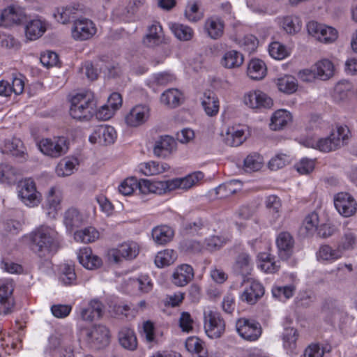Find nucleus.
Returning <instances> with one entry per match:
<instances>
[{"label":"nucleus","instance_id":"53","mask_svg":"<svg viewBox=\"0 0 357 357\" xmlns=\"http://www.w3.org/2000/svg\"><path fill=\"white\" fill-rule=\"evenodd\" d=\"M296 291V287L293 284L287 286H275L272 289L273 297L279 301L284 302L293 296Z\"/></svg>","mask_w":357,"mask_h":357},{"label":"nucleus","instance_id":"48","mask_svg":"<svg viewBox=\"0 0 357 357\" xmlns=\"http://www.w3.org/2000/svg\"><path fill=\"white\" fill-rule=\"evenodd\" d=\"M82 216L75 208H68L63 215V223L68 229H73L81 225Z\"/></svg>","mask_w":357,"mask_h":357},{"label":"nucleus","instance_id":"17","mask_svg":"<svg viewBox=\"0 0 357 357\" xmlns=\"http://www.w3.org/2000/svg\"><path fill=\"white\" fill-rule=\"evenodd\" d=\"M116 137V132L112 126H98L89 136V140L91 144L107 145L113 144Z\"/></svg>","mask_w":357,"mask_h":357},{"label":"nucleus","instance_id":"34","mask_svg":"<svg viewBox=\"0 0 357 357\" xmlns=\"http://www.w3.org/2000/svg\"><path fill=\"white\" fill-rule=\"evenodd\" d=\"M174 236V229L167 225H160L152 229V238L158 245H165L170 242Z\"/></svg>","mask_w":357,"mask_h":357},{"label":"nucleus","instance_id":"52","mask_svg":"<svg viewBox=\"0 0 357 357\" xmlns=\"http://www.w3.org/2000/svg\"><path fill=\"white\" fill-rule=\"evenodd\" d=\"M176 259V252L173 250H164L158 252L155 257V264L159 268L168 266Z\"/></svg>","mask_w":357,"mask_h":357},{"label":"nucleus","instance_id":"57","mask_svg":"<svg viewBox=\"0 0 357 357\" xmlns=\"http://www.w3.org/2000/svg\"><path fill=\"white\" fill-rule=\"evenodd\" d=\"M268 52L271 57L282 60L289 55V50L279 42H273L268 47Z\"/></svg>","mask_w":357,"mask_h":357},{"label":"nucleus","instance_id":"8","mask_svg":"<svg viewBox=\"0 0 357 357\" xmlns=\"http://www.w3.org/2000/svg\"><path fill=\"white\" fill-rule=\"evenodd\" d=\"M140 251V245L134 241H126L119 244L116 248L111 249L108 252L110 260L115 263L120 262L122 259L132 260L135 259Z\"/></svg>","mask_w":357,"mask_h":357},{"label":"nucleus","instance_id":"5","mask_svg":"<svg viewBox=\"0 0 357 357\" xmlns=\"http://www.w3.org/2000/svg\"><path fill=\"white\" fill-rule=\"evenodd\" d=\"M38 147L44 155L53 158L66 154L68 150V142L64 137L42 139Z\"/></svg>","mask_w":357,"mask_h":357},{"label":"nucleus","instance_id":"19","mask_svg":"<svg viewBox=\"0 0 357 357\" xmlns=\"http://www.w3.org/2000/svg\"><path fill=\"white\" fill-rule=\"evenodd\" d=\"M150 116V108L146 105H137L125 116V122L130 127L144 124Z\"/></svg>","mask_w":357,"mask_h":357},{"label":"nucleus","instance_id":"59","mask_svg":"<svg viewBox=\"0 0 357 357\" xmlns=\"http://www.w3.org/2000/svg\"><path fill=\"white\" fill-rule=\"evenodd\" d=\"M298 333L294 328H287L282 335L283 344L284 348L294 351L296 348V343L298 339Z\"/></svg>","mask_w":357,"mask_h":357},{"label":"nucleus","instance_id":"63","mask_svg":"<svg viewBox=\"0 0 357 357\" xmlns=\"http://www.w3.org/2000/svg\"><path fill=\"white\" fill-rule=\"evenodd\" d=\"M183 228L185 230L191 234H199L202 229L207 228L206 222L201 218L184 223Z\"/></svg>","mask_w":357,"mask_h":357},{"label":"nucleus","instance_id":"35","mask_svg":"<svg viewBox=\"0 0 357 357\" xmlns=\"http://www.w3.org/2000/svg\"><path fill=\"white\" fill-rule=\"evenodd\" d=\"M314 68L319 79L326 81L334 75V65L328 59H325L317 61L314 64Z\"/></svg>","mask_w":357,"mask_h":357},{"label":"nucleus","instance_id":"39","mask_svg":"<svg viewBox=\"0 0 357 357\" xmlns=\"http://www.w3.org/2000/svg\"><path fill=\"white\" fill-rule=\"evenodd\" d=\"M183 100V93L177 89H169L164 91L160 96L161 102L171 108H175L180 105Z\"/></svg>","mask_w":357,"mask_h":357},{"label":"nucleus","instance_id":"31","mask_svg":"<svg viewBox=\"0 0 357 357\" xmlns=\"http://www.w3.org/2000/svg\"><path fill=\"white\" fill-rule=\"evenodd\" d=\"M0 148L3 153H10L15 157L24 158L26 155L24 144L18 138L13 137L5 140Z\"/></svg>","mask_w":357,"mask_h":357},{"label":"nucleus","instance_id":"32","mask_svg":"<svg viewBox=\"0 0 357 357\" xmlns=\"http://www.w3.org/2000/svg\"><path fill=\"white\" fill-rule=\"evenodd\" d=\"M258 267L266 273H274L280 267V263L275 261L274 256L268 252H261L257 255Z\"/></svg>","mask_w":357,"mask_h":357},{"label":"nucleus","instance_id":"2","mask_svg":"<svg viewBox=\"0 0 357 357\" xmlns=\"http://www.w3.org/2000/svg\"><path fill=\"white\" fill-rule=\"evenodd\" d=\"M96 110V101L90 91L78 93L70 100V114L77 120H89Z\"/></svg>","mask_w":357,"mask_h":357},{"label":"nucleus","instance_id":"40","mask_svg":"<svg viewBox=\"0 0 357 357\" xmlns=\"http://www.w3.org/2000/svg\"><path fill=\"white\" fill-rule=\"evenodd\" d=\"M78 164L77 159L75 158H64L57 164L56 174L60 177L68 176L74 173Z\"/></svg>","mask_w":357,"mask_h":357},{"label":"nucleus","instance_id":"41","mask_svg":"<svg viewBox=\"0 0 357 357\" xmlns=\"http://www.w3.org/2000/svg\"><path fill=\"white\" fill-rule=\"evenodd\" d=\"M244 61L243 54L236 50H229L222 57L221 64L229 69L240 67Z\"/></svg>","mask_w":357,"mask_h":357},{"label":"nucleus","instance_id":"55","mask_svg":"<svg viewBox=\"0 0 357 357\" xmlns=\"http://www.w3.org/2000/svg\"><path fill=\"white\" fill-rule=\"evenodd\" d=\"M263 166V158L258 153L248 155L244 160V167L247 172L259 170Z\"/></svg>","mask_w":357,"mask_h":357},{"label":"nucleus","instance_id":"51","mask_svg":"<svg viewBox=\"0 0 357 357\" xmlns=\"http://www.w3.org/2000/svg\"><path fill=\"white\" fill-rule=\"evenodd\" d=\"M276 84L280 91L287 94L294 93L298 88V84L296 78L290 75H285L278 78L276 80Z\"/></svg>","mask_w":357,"mask_h":357},{"label":"nucleus","instance_id":"58","mask_svg":"<svg viewBox=\"0 0 357 357\" xmlns=\"http://www.w3.org/2000/svg\"><path fill=\"white\" fill-rule=\"evenodd\" d=\"M282 27L287 33L294 34L301 30V22L297 16H287L282 20Z\"/></svg>","mask_w":357,"mask_h":357},{"label":"nucleus","instance_id":"37","mask_svg":"<svg viewBox=\"0 0 357 357\" xmlns=\"http://www.w3.org/2000/svg\"><path fill=\"white\" fill-rule=\"evenodd\" d=\"M357 245V234L356 231L351 229H344L337 248L341 251L342 255L345 251L354 250Z\"/></svg>","mask_w":357,"mask_h":357},{"label":"nucleus","instance_id":"33","mask_svg":"<svg viewBox=\"0 0 357 357\" xmlns=\"http://www.w3.org/2000/svg\"><path fill=\"white\" fill-rule=\"evenodd\" d=\"M169 168L167 163L156 161L143 162L138 166L139 172L147 176L162 174L169 170Z\"/></svg>","mask_w":357,"mask_h":357},{"label":"nucleus","instance_id":"45","mask_svg":"<svg viewBox=\"0 0 357 357\" xmlns=\"http://www.w3.org/2000/svg\"><path fill=\"white\" fill-rule=\"evenodd\" d=\"M99 231L93 227H88L78 230L74 234V238L77 242L90 243L99 238Z\"/></svg>","mask_w":357,"mask_h":357},{"label":"nucleus","instance_id":"15","mask_svg":"<svg viewBox=\"0 0 357 357\" xmlns=\"http://www.w3.org/2000/svg\"><path fill=\"white\" fill-rule=\"evenodd\" d=\"M62 200V190L59 186L51 187L48 190L45 206V209L49 218H56L59 211L61 209Z\"/></svg>","mask_w":357,"mask_h":357},{"label":"nucleus","instance_id":"24","mask_svg":"<svg viewBox=\"0 0 357 357\" xmlns=\"http://www.w3.org/2000/svg\"><path fill=\"white\" fill-rule=\"evenodd\" d=\"M13 289L11 284H0V314H8L11 312L14 306L12 296Z\"/></svg>","mask_w":357,"mask_h":357},{"label":"nucleus","instance_id":"25","mask_svg":"<svg viewBox=\"0 0 357 357\" xmlns=\"http://www.w3.org/2000/svg\"><path fill=\"white\" fill-rule=\"evenodd\" d=\"M162 28L159 22H153L147 28V33L143 38V44L149 47L158 45L162 40Z\"/></svg>","mask_w":357,"mask_h":357},{"label":"nucleus","instance_id":"20","mask_svg":"<svg viewBox=\"0 0 357 357\" xmlns=\"http://www.w3.org/2000/svg\"><path fill=\"white\" fill-rule=\"evenodd\" d=\"M104 310V304L98 298H93L87 307H79V315L82 321L92 322L102 316Z\"/></svg>","mask_w":357,"mask_h":357},{"label":"nucleus","instance_id":"16","mask_svg":"<svg viewBox=\"0 0 357 357\" xmlns=\"http://www.w3.org/2000/svg\"><path fill=\"white\" fill-rule=\"evenodd\" d=\"M109 331L108 328L102 325L93 326L87 332L86 340L92 347L101 349L109 344Z\"/></svg>","mask_w":357,"mask_h":357},{"label":"nucleus","instance_id":"64","mask_svg":"<svg viewBox=\"0 0 357 357\" xmlns=\"http://www.w3.org/2000/svg\"><path fill=\"white\" fill-rule=\"evenodd\" d=\"M238 44L243 50L248 53H252L256 50L258 40L253 35H247L239 40Z\"/></svg>","mask_w":357,"mask_h":357},{"label":"nucleus","instance_id":"43","mask_svg":"<svg viewBox=\"0 0 357 357\" xmlns=\"http://www.w3.org/2000/svg\"><path fill=\"white\" fill-rule=\"evenodd\" d=\"M291 121V114L286 109L275 111L271 119L270 128L273 130L282 129Z\"/></svg>","mask_w":357,"mask_h":357},{"label":"nucleus","instance_id":"26","mask_svg":"<svg viewBox=\"0 0 357 357\" xmlns=\"http://www.w3.org/2000/svg\"><path fill=\"white\" fill-rule=\"evenodd\" d=\"M193 278L192 267L188 264H182L175 269L172 275V282L178 287H183L190 282Z\"/></svg>","mask_w":357,"mask_h":357},{"label":"nucleus","instance_id":"1","mask_svg":"<svg viewBox=\"0 0 357 357\" xmlns=\"http://www.w3.org/2000/svg\"><path fill=\"white\" fill-rule=\"evenodd\" d=\"M31 249L39 257L55 254L60 248L58 232L48 226H40L30 234Z\"/></svg>","mask_w":357,"mask_h":357},{"label":"nucleus","instance_id":"12","mask_svg":"<svg viewBox=\"0 0 357 357\" xmlns=\"http://www.w3.org/2000/svg\"><path fill=\"white\" fill-rule=\"evenodd\" d=\"M26 20L24 9L18 5L5 8L0 14V25L5 27L20 25Z\"/></svg>","mask_w":357,"mask_h":357},{"label":"nucleus","instance_id":"30","mask_svg":"<svg viewBox=\"0 0 357 357\" xmlns=\"http://www.w3.org/2000/svg\"><path fill=\"white\" fill-rule=\"evenodd\" d=\"M46 31V24L40 19L30 20L25 26V36L29 40L41 37Z\"/></svg>","mask_w":357,"mask_h":357},{"label":"nucleus","instance_id":"11","mask_svg":"<svg viewBox=\"0 0 357 357\" xmlns=\"http://www.w3.org/2000/svg\"><path fill=\"white\" fill-rule=\"evenodd\" d=\"M236 329L242 338L248 341L258 340L262 333V328L259 322L246 318H240L237 320Z\"/></svg>","mask_w":357,"mask_h":357},{"label":"nucleus","instance_id":"28","mask_svg":"<svg viewBox=\"0 0 357 357\" xmlns=\"http://www.w3.org/2000/svg\"><path fill=\"white\" fill-rule=\"evenodd\" d=\"M223 137L225 144L231 146H238L246 139L245 130L240 127H229Z\"/></svg>","mask_w":357,"mask_h":357},{"label":"nucleus","instance_id":"22","mask_svg":"<svg viewBox=\"0 0 357 357\" xmlns=\"http://www.w3.org/2000/svg\"><path fill=\"white\" fill-rule=\"evenodd\" d=\"M276 245L280 257L286 260L292 253L294 241L289 232L283 231L278 234L276 238Z\"/></svg>","mask_w":357,"mask_h":357},{"label":"nucleus","instance_id":"38","mask_svg":"<svg viewBox=\"0 0 357 357\" xmlns=\"http://www.w3.org/2000/svg\"><path fill=\"white\" fill-rule=\"evenodd\" d=\"M266 64L261 59H253L248 65L247 74L252 79H262L266 76Z\"/></svg>","mask_w":357,"mask_h":357},{"label":"nucleus","instance_id":"10","mask_svg":"<svg viewBox=\"0 0 357 357\" xmlns=\"http://www.w3.org/2000/svg\"><path fill=\"white\" fill-rule=\"evenodd\" d=\"M97 33L96 24L90 19L79 17L73 21L71 29L72 37L77 41L92 38Z\"/></svg>","mask_w":357,"mask_h":357},{"label":"nucleus","instance_id":"13","mask_svg":"<svg viewBox=\"0 0 357 357\" xmlns=\"http://www.w3.org/2000/svg\"><path fill=\"white\" fill-rule=\"evenodd\" d=\"M334 205L338 213L346 218L357 211V202L349 193L341 192L334 196Z\"/></svg>","mask_w":357,"mask_h":357},{"label":"nucleus","instance_id":"44","mask_svg":"<svg viewBox=\"0 0 357 357\" xmlns=\"http://www.w3.org/2000/svg\"><path fill=\"white\" fill-rule=\"evenodd\" d=\"M20 172L9 164H0V183L10 185L15 183Z\"/></svg>","mask_w":357,"mask_h":357},{"label":"nucleus","instance_id":"61","mask_svg":"<svg viewBox=\"0 0 357 357\" xmlns=\"http://www.w3.org/2000/svg\"><path fill=\"white\" fill-rule=\"evenodd\" d=\"M76 11L77 10L72 7L61 8L54 13V17L59 22L66 24L75 17Z\"/></svg>","mask_w":357,"mask_h":357},{"label":"nucleus","instance_id":"27","mask_svg":"<svg viewBox=\"0 0 357 357\" xmlns=\"http://www.w3.org/2000/svg\"><path fill=\"white\" fill-rule=\"evenodd\" d=\"M176 147L174 139L169 136L161 137L155 142L153 152L158 157L165 158L169 155Z\"/></svg>","mask_w":357,"mask_h":357},{"label":"nucleus","instance_id":"49","mask_svg":"<svg viewBox=\"0 0 357 357\" xmlns=\"http://www.w3.org/2000/svg\"><path fill=\"white\" fill-rule=\"evenodd\" d=\"M252 261L249 254L240 253L236 259L235 268L243 275H248L252 270Z\"/></svg>","mask_w":357,"mask_h":357},{"label":"nucleus","instance_id":"54","mask_svg":"<svg viewBox=\"0 0 357 357\" xmlns=\"http://www.w3.org/2000/svg\"><path fill=\"white\" fill-rule=\"evenodd\" d=\"M319 222L318 214L311 212L305 217L301 229L305 231L306 235H312L317 229Z\"/></svg>","mask_w":357,"mask_h":357},{"label":"nucleus","instance_id":"60","mask_svg":"<svg viewBox=\"0 0 357 357\" xmlns=\"http://www.w3.org/2000/svg\"><path fill=\"white\" fill-rule=\"evenodd\" d=\"M351 84L348 81L339 82L334 89V98L337 100L346 99L351 93Z\"/></svg>","mask_w":357,"mask_h":357},{"label":"nucleus","instance_id":"46","mask_svg":"<svg viewBox=\"0 0 357 357\" xmlns=\"http://www.w3.org/2000/svg\"><path fill=\"white\" fill-rule=\"evenodd\" d=\"M169 26L175 37L179 40L188 41L194 36V31L189 26L179 23H169Z\"/></svg>","mask_w":357,"mask_h":357},{"label":"nucleus","instance_id":"29","mask_svg":"<svg viewBox=\"0 0 357 357\" xmlns=\"http://www.w3.org/2000/svg\"><path fill=\"white\" fill-rule=\"evenodd\" d=\"M316 256L319 261L328 263H333L343 257L337 247L333 248L329 245H321L317 252Z\"/></svg>","mask_w":357,"mask_h":357},{"label":"nucleus","instance_id":"3","mask_svg":"<svg viewBox=\"0 0 357 357\" xmlns=\"http://www.w3.org/2000/svg\"><path fill=\"white\" fill-rule=\"evenodd\" d=\"M347 126H340L330 136L318 139V149L323 152L335 151L347 144L349 137Z\"/></svg>","mask_w":357,"mask_h":357},{"label":"nucleus","instance_id":"6","mask_svg":"<svg viewBox=\"0 0 357 357\" xmlns=\"http://www.w3.org/2000/svg\"><path fill=\"white\" fill-rule=\"evenodd\" d=\"M204 329L207 335L211 339L221 337L225 330V321L219 312L211 309L204 312Z\"/></svg>","mask_w":357,"mask_h":357},{"label":"nucleus","instance_id":"9","mask_svg":"<svg viewBox=\"0 0 357 357\" xmlns=\"http://www.w3.org/2000/svg\"><path fill=\"white\" fill-rule=\"evenodd\" d=\"M18 196L29 207L38 206L42 200L41 194L36 190L35 182L31 178L20 181L18 185Z\"/></svg>","mask_w":357,"mask_h":357},{"label":"nucleus","instance_id":"7","mask_svg":"<svg viewBox=\"0 0 357 357\" xmlns=\"http://www.w3.org/2000/svg\"><path fill=\"white\" fill-rule=\"evenodd\" d=\"M306 28L310 36L325 44L333 43L338 36V33L335 28L316 21L309 22Z\"/></svg>","mask_w":357,"mask_h":357},{"label":"nucleus","instance_id":"42","mask_svg":"<svg viewBox=\"0 0 357 357\" xmlns=\"http://www.w3.org/2000/svg\"><path fill=\"white\" fill-rule=\"evenodd\" d=\"M202 105L208 116H215L219 111V100L213 91H208L204 93Z\"/></svg>","mask_w":357,"mask_h":357},{"label":"nucleus","instance_id":"4","mask_svg":"<svg viewBox=\"0 0 357 357\" xmlns=\"http://www.w3.org/2000/svg\"><path fill=\"white\" fill-rule=\"evenodd\" d=\"M204 174L196 172L183 178H176L165 181H158L160 192H166L176 189L188 190L203 179Z\"/></svg>","mask_w":357,"mask_h":357},{"label":"nucleus","instance_id":"62","mask_svg":"<svg viewBox=\"0 0 357 357\" xmlns=\"http://www.w3.org/2000/svg\"><path fill=\"white\" fill-rule=\"evenodd\" d=\"M137 188L142 194L159 193L160 194V186L157 182H151L146 179H142L137 182Z\"/></svg>","mask_w":357,"mask_h":357},{"label":"nucleus","instance_id":"47","mask_svg":"<svg viewBox=\"0 0 357 357\" xmlns=\"http://www.w3.org/2000/svg\"><path fill=\"white\" fill-rule=\"evenodd\" d=\"M119 342L121 345L128 350H135L137 346V337L134 331L130 328H123L119 332Z\"/></svg>","mask_w":357,"mask_h":357},{"label":"nucleus","instance_id":"21","mask_svg":"<svg viewBox=\"0 0 357 357\" xmlns=\"http://www.w3.org/2000/svg\"><path fill=\"white\" fill-rule=\"evenodd\" d=\"M77 256L79 264L86 269H96L102 265L101 259L93 255L89 247L80 248L77 252Z\"/></svg>","mask_w":357,"mask_h":357},{"label":"nucleus","instance_id":"14","mask_svg":"<svg viewBox=\"0 0 357 357\" xmlns=\"http://www.w3.org/2000/svg\"><path fill=\"white\" fill-rule=\"evenodd\" d=\"M243 102L251 109H269L273 105V100L259 90L250 91L245 93Z\"/></svg>","mask_w":357,"mask_h":357},{"label":"nucleus","instance_id":"50","mask_svg":"<svg viewBox=\"0 0 357 357\" xmlns=\"http://www.w3.org/2000/svg\"><path fill=\"white\" fill-rule=\"evenodd\" d=\"M185 348L189 352L197 354L198 357H205L206 354L204 342L196 336L187 338Z\"/></svg>","mask_w":357,"mask_h":357},{"label":"nucleus","instance_id":"36","mask_svg":"<svg viewBox=\"0 0 357 357\" xmlns=\"http://www.w3.org/2000/svg\"><path fill=\"white\" fill-rule=\"evenodd\" d=\"M242 188V183L238 180H231L224 183L215 189V194L220 199H225L240 191Z\"/></svg>","mask_w":357,"mask_h":357},{"label":"nucleus","instance_id":"56","mask_svg":"<svg viewBox=\"0 0 357 357\" xmlns=\"http://www.w3.org/2000/svg\"><path fill=\"white\" fill-rule=\"evenodd\" d=\"M77 276L73 266L64 264L61 268L59 280L64 285L75 284Z\"/></svg>","mask_w":357,"mask_h":357},{"label":"nucleus","instance_id":"18","mask_svg":"<svg viewBox=\"0 0 357 357\" xmlns=\"http://www.w3.org/2000/svg\"><path fill=\"white\" fill-rule=\"evenodd\" d=\"M225 21L217 15H213L206 18L204 23V31L212 40H218L224 35Z\"/></svg>","mask_w":357,"mask_h":357},{"label":"nucleus","instance_id":"23","mask_svg":"<svg viewBox=\"0 0 357 357\" xmlns=\"http://www.w3.org/2000/svg\"><path fill=\"white\" fill-rule=\"evenodd\" d=\"M249 285L241 295V299L249 304H255L264 294L263 286L257 281L248 280Z\"/></svg>","mask_w":357,"mask_h":357}]
</instances>
